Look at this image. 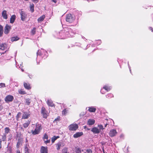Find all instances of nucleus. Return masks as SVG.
<instances>
[{"label":"nucleus","instance_id":"14","mask_svg":"<svg viewBox=\"0 0 153 153\" xmlns=\"http://www.w3.org/2000/svg\"><path fill=\"white\" fill-rule=\"evenodd\" d=\"M23 85L24 87L27 90H30L31 89V87L29 83L24 82Z\"/></svg>","mask_w":153,"mask_h":153},{"label":"nucleus","instance_id":"30","mask_svg":"<svg viewBox=\"0 0 153 153\" xmlns=\"http://www.w3.org/2000/svg\"><path fill=\"white\" fill-rule=\"evenodd\" d=\"M3 27L1 25H0V37L2 36L3 35Z\"/></svg>","mask_w":153,"mask_h":153},{"label":"nucleus","instance_id":"28","mask_svg":"<svg viewBox=\"0 0 153 153\" xmlns=\"http://www.w3.org/2000/svg\"><path fill=\"white\" fill-rule=\"evenodd\" d=\"M6 135L3 134L2 136V137L1 139H0L1 141V143H2V141H3V142L5 141L6 140Z\"/></svg>","mask_w":153,"mask_h":153},{"label":"nucleus","instance_id":"26","mask_svg":"<svg viewBox=\"0 0 153 153\" xmlns=\"http://www.w3.org/2000/svg\"><path fill=\"white\" fill-rule=\"evenodd\" d=\"M30 123V121L28 120L26 122L24 123L23 124V126L25 128H26L28 127Z\"/></svg>","mask_w":153,"mask_h":153},{"label":"nucleus","instance_id":"42","mask_svg":"<svg viewBox=\"0 0 153 153\" xmlns=\"http://www.w3.org/2000/svg\"><path fill=\"white\" fill-rule=\"evenodd\" d=\"M25 152L26 153L27 152V153H28L29 149H28L27 146V145H26V146H25Z\"/></svg>","mask_w":153,"mask_h":153},{"label":"nucleus","instance_id":"10","mask_svg":"<svg viewBox=\"0 0 153 153\" xmlns=\"http://www.w3.org/2000/svg\"><path fill=\"white\" fill-rule=\"evenodd\" d=\"M21 15V19L22 21H24L27 16V15L25 13V12L23 11H21L20 12Z\"/></svg>","mask_w":153,"mask_h":153},{"label":"nucleus","instance_id":"16","mask_svg":"<svg viewBox=\"0 0 153 153\" xmlns=\"http://www.w3.org/2000/svg\"><path fill=\"white\" fill-rule=\"evenodd\" d=\"M47 103L49 106L53 107L55 106L54 104L53 103L52 101L51 100H48L47 101Z\"/></svg>","mask_w":153,"mask_h":153},{"label":"nucleus","instance_id":"54","mask_svg":"<svg viewBox=\"0 0 153 153\" xmlns=\"http://www.w3.org/2000/svg\"><path fill=\"white\" fill-rule=\"evenodd\" d=\"M102 150H103V152L104 153V149H102Z\"/></svg>","mask_w":153,"mask_h":153},{"label":"nucleus","instance_id":"48","mask_svg":"<svg viewBox=\"0 0 153 153\" xmlns=\"http://www.w3.org/2000/svg\"><path fill=\"white\" fill-rule=\"evenodd\" d=\"M52 1L55 3H56L57 1V0H52Z\"/></svg>","mask_w":153,"mask_h":153},{"label":"nucleus","instance_id":"55","mask_svg":"<svg viewBox=\"0 0 153 153\" xmlns=\"http://www.w3.org/2000/svg\"><path fill=\"white\" fill-rule=\"evenodd\" d=\"M90 130V128H87V130Z\"/></svg>","mask_w":153,"mask_h":153},{"label":"nucleus","instance_id":"5","mask_svg":"<svg viewBox=\"0 0 153 153\" xmlns=\"http://www.w3.org/2000/svg\"><path fill=\"white\" fill-rule=\"evenodd\" d=\"M14 97L13 96L9 95L5 97L4 99V100L6 102L8 103L12 101Z\"/></svg>","mask_w":153,"mask_h":153},{"label":"nucleus","instance_id":"24","mask_svg":"<svg viewBox=\"0 0 153 153\" xmlns=\"http://www.w3.org/2000/svg\"><path fill=\"white\" fill-rule=\"evenodd\" d=\"M19 39V38L18 36H16L12 37L11 38V41L12 42H14L17 41Z\"/></svg>","mask_w":153,"mask_h":153},{"label":"nucleus","instance_id":"56","mask_svg":"<svg viewBox=\"0 0 153 153\" xmlns=\"http://www.w3.org/2000/svg\"><path fill=\"white\" fill-rule=\"evenodd\" d=\"M84 127H85V128H86V126H85Z\"/></svg>","mask_w":153,"mask_h":153},{"label":"nucleus","instance_id":"51","mask_svg":"<svg viewBox=\"0 0 153 153\" xmlns=\"http://www.w3.org/2000/svg\"><path fill=\"white\" fill-rule=\"evenodd\" d=\"M108 124H107L106 123V124H105V127H106V126H107V125Z\"/></svg>","mask_w":153,"mask_h":153},{"label":"nucleus","instance_id":"15","mask_svg":"<svg viewBox=\"0 0 153 153\" xmlns=\"http://www.w3.org/2000/svg\"><path fill=\"white\" fill-rule=\"evenodd\" d=\"M83 134L82 132H76L73 135V137L74 138H77L82 136Z\"/></svg>","mask_w":153,"mask_h":153},{"label":"nucleus","instance_id":"29","mask_svg":"<svg viewBox=\"0 0 153 153\" xmlns=\"http://www.w3.org/2000/svg\"><path fill=\"white\" fill-rule=\"evenodd\" d=\"M18 92L19 93L21 94L24 95L26 94V92L23 89L19 90Z\"/></svg>","mask_w":153,"mask_h":153},{"label":"nucleus","instance_id":"50","mask_svg":"<svg viewBox=\"0 0 153 153\" xmlns=\"http://www.w3.org/2000/svg\"><path fill=\"white\" fill-rule=\"evenodd\" d=\"M67 30H68L69 31L68 32H69V31H70V30H71V28H68L67 29Z\"/></svg>","mask_w":153,"mask_h":153},{"label":"nucleus","instance_id":"52","mask_svg":"<svg viewBox=\"0 0 153 153\" xmlns=\"http://www.w3.org/2000/svg\"><path fill=\"white\" fill-rule=\"evenodd\" d=\"M9 115H10V116H11V113H9Z\"/></svg>","mask_w":153,"mask_h":153},{"label":"nucleus","instance_id":"41","mask_svg":"<svg viewBox=\"0 0 153 153\" xmlns=\"http://www.w3.org/2000/svg\"><path fill=\"white\" fill-rule=\"evenodd\" d=\"M6 87L5 84L4 83H0V88L5 87Z\"/></svg>","mask_w":153,"mask_h":153},{"label":"nucleus","instance_id":"25","mask_svg":"<svg viewBox=\"0 0 153 153\" xmlns=\"http://www.w3.org/2000/svg\"><path fill=\"white\" fill-rule=\"evenodd\" d=\"M30 10L32 13L33 12L34 10V5L33 3L30 4Z\"/></svg>","mask_w":153,"mask_h":153},{"label":"nucleus","instance_id":"11","mask_svg":"<svg viewBox=\"0 0 153 153\" xmlns=\"http://www.w3.org/2000/svg\"><path fill=\"white\" fill-rule=\"evenodd\" d=\"M40 152V153H48V147L47 146H41Z\"/></svg>","mask_w":153,"mask_h":153},{"label":"nucleus","instance_id":"20","mask_svg":"<svg viewBox=\"0 0 153 153\" xmlns=\"http://www.w3.org/2000/svg\"><path fill=\"white\" fill-rule=\"evenodd\" d=\"M16 16L15 15H12L10 18V23L13 24L16 19Z\"/></svg>","mask_w":153,"mask_h":153},{"label":"nucleus","instance_id":"45","mask_svg":"<svg viewBox=\"0 0 153 153\" xmlns=\"http://www.w3.org/2000/svg\"><path fill=\"white\" fill-rule=\"evenodd\" d=\"M12 134H10L9 135V137L8 138V140H10L12 139Z\"/></svg>","mask_w":153,"mask_h":153},{"label":"nucleus","instance_id":"39","mask_svg":"<svg viewBox=\"0 0 153 153\" xmlns=\"http://www.w3.org/2000/svg\"><path fill=\"white\" fill-rule=\"evenodd\" d=\"M21 143V141H20L19 140H18V142L17 143L16 146V147L17 148H19V147L20 146V145Z\"/></svg>","mask_w":153,"mask_h":153},{"label":"nucleus","instance_id":"6","mask_svg":"<svg viewBox=\"0 0 153 153\" xmlns=\"http://www.w3.org/2000/svg\"><path fill=\"white\" fill-rule=\"evenodd\" d=\"M11 29L10 26L8 24H6L4 28V34H7L9 33L10 30Z\"/></svg>","mask_w":153,"mask_h":153},{"label":"nucleus","instance_id":"23","mask_svg":"<svg viewBox=\"0 0 153 153\" xmlns=\"http://www.w3.org/2000/svg\"><path fill=\"white\" fill-rule=\"evenodd\" d=\"M4 131V134L7 135V134L10 132V130L9 127H7L5 128Z\"/></svg>","mask_w":153,"mask_h":153},{"label":"nucleus","instance_id":"31","mask_svg":"<svg viewBox=\"0 0 153 153\" xmlns=\"http://www.w3.org/2000/svg\"><path fill=\"white\" fill-rule=\"evenodd\" d=\"M30 100L29 98L26 99H25V104L27 105H30Z\"/></svg>","mask_w":153,"mask_h":153},{"label":"nucleus","instance_id":"27","mask_svg":"<svg viewBox=\"0 0 153 153\" xmlns=\"http://www.w3.org/2000/svg\"><path fill=\"white\" fill-rule=\"evenodd\" d=\"M36 27H33L30 31V34L31 35H34L36 33Z\"/></svg>","mask_w":153,"mask_h":153},{"label":"nucleus","instance_id":"49","mask_svg":"<svg viewBox=\"0 0 153 153\" xmlns=\"http://www.w3.org/2000/svg\"><path fill=\"white\" fill-rule=\"evenodd\" d=\"M16 153H21L19 149H18L16 150Z\"/></svg>","mask_w":153,"mask_h":153},{"label":"nucleus","instance_id":"3","mask_svg":"<svg viewBox=\"0 0 153 153\" xmlns=\"http://www.w3.org/2000/svg\"><path fill=\"white\" fill-rule=\"evenodd\" d=\"M75 18L73 17L72 15L70 13L66 15V22L69 23H72L74 21Z\"/></svg>","mask_w":153,"mask_h":153},{"label":"nucleus","instance_id":"44","mask_svg":"<svg viewBox=\"0 0 153 153\" xmlns=\"http://www.w3.org/2000/svg\"><path fill=\"white\" fill-rule=\"evenodd\" d=\"M98 127H99L100 128V129L103 130L104 128H103V126L102 125H98Z\"/></svg>","mask_w":153,"mask_h":153},{"label":"nucleus","instance_id":"7","mask_svg":"<svg viewBox=\"0 0 153 153\" xmlns=\"http://www.w3.org/2000/svg\"><path fill=\"white\" fill-rule=\"evenodd\" d=\"M117 132L116 129H112L110 130L109 132V135L111 137H113L117 135Z\"/></svg>","mask_w":153,"mask_h":153},{"label":"nucleus","instance_id":"13","mask_svg":"<svg viewBox=\"0 0 153 153\" xmlns=\"http://www.w3.org/2000/svg\"><path fill=\"white\" fill-rule=\"evenodd\" d=\"M91 131H92L94 134H98L100 132V129L96 127L93 128L91 129Z\"/></svg>","mask_w":153,"mask_h":153},{"label":"nucleus","instance_id":"38","mask_svg":"<svg viewBox=\"0 0 153 153\" xmlns=\"http://www.w3.org/2000/svg\"><path fill=\"white\" fill-rule=\"evenodd\" d=\"M67 110L66 109H65L62 112V115H65L67 113Z\"/></svg>","mask_w":153,"mask_h":153},{"label":"nucleus","instance_id":"9","mask_svg":"<svg viewBox=\"0 0 153 153\" xmlns=\"http://www.w3.org/2000/svg\"><path fill=\"white\" fill-rule=\"evenodd\" d=\"M64 143L62 141L58 142L56 144V149L58 150H59L61 147H62L64 146Z\"/></svg>","mask_w":153,"mask_h":153},{"label":"nucleus","instance_id":"46","mask_svg":"<svg viewBox=\"0 0 153 153\" xmlns=\"http://www.w3.org/2000/svg\"><path fill=\"white\" fill-rule=\"evenodd\" d=\"M34 3H37L38 2L39 0H31Z\"/></svg>","mask_w":153,"mask_h":153},{"label":"nucleus","instance_id":"19","mask_svg":"<svg viewBox=\"0 0 153 153\" xmlns=\"http://www.w3.org/2000/svg\"><path fill=\"white\" fill-rule=\"evenodd\" d=\"M7 48V45L6 44L4 43L0 45V49L4 50L5 49Z\"/></svg>","mask_w":153,"mask_h":153},{"label":"nucleus","instance_id":"34","mask_svg":"<svg viewBox=\"0 0 153 153\" xmlns=\"http://www.w3.org/2000/svg\"><path fill=\"white\" fill-rule=\"evenodd\" d=\"M68 148L67 147H65L62 149V153H68Z\"/></svg>","mask_w":153,"mask_h":153},{"label":"nucleus","instance_id":"2","mask_svg":"<svg viewBox=\"0 0 153 153\" xmlns=\"http://www.w3.org/2000/svg\"><path fill=\"white\" fill-rule=\"evenodd\" d=\"M78 128V126L76 123H73L68 126V128L70 131H76Z\"/></svg>","mask_w":153,"mask_h":153},{"label":"nucleus","instance_id":"36","mask_svg":"<svg viewBox=\"0 0 153 153\" xmlns=\"http://www.w3.org/2000/svg\"><path fill=\"white\" fill-rule=\"evenodd\" d=\"M103 88L105 90L107 91H109L110 90V88L108 86H105L103 87Z\"/></svg>","mask_w":153,"mask_h":153},{"label":"nucleus","instance_id":"17","mask_svg":"<svg viewBox=\"0 0 153 153\" xmlns=\"http://www.w3.org/2000/svg\"><path fill=\"white\" fill-rule=\"evenodd\" d=\"M2 15L4 19H7V11L5 10H3L2 13Z\"/></svg>","mask_w":153,"mask_h":153},{"label":"nucleus","instance_id":"53","mask_svg":"<svg viewBox=\"0 0 153 153\" xmlns=\"http://www.w3.org/2000/svg\"><path fill=\"white\" fill-rule=\"evenodd\" d=\"M1 99H0V104L1 103Z\"/></svg>","mask_w":153,"mask_h":153},{"label":"nucleus","instance_id":"18","mask_svg":"<svg viewBox=\"0 0 153 153\" xmlns=\"http://www.w3.org/2000/svg\"><path fill=\"white\" fill-rule=\"evenodd\" d=\"M88 108V110L91 112H94L96 110V108L93 107H89Z\"/></svg>","mask_w":153,"mask_h":153},{"label":"nucleus","instance_id":"37","mask_svg":"<svg viewBox=\"0 0 153 153\" xmlns=\"http://www.w3.org/2000/svg\"><path fill=\"white\" fill-rule=\"evenodd\" d=\"M113 97H114V95H113V94H108L106 95V97L107 98H109V99L110 98H112Z\"/></svg>","mask_w":153,"mask_h":153},{"label":"nucleus","instance_id":"1","mask_svg":"<svg viewBox=\"0 0 153 153\" xmlns=\"http://www.w3.org/2000/svg\"><path fill=\"white\" fill-rule=\"evenodd\" d=\"M42 129L41 125L38 123L36 124V128L34 130H32L31 132L33 135H36L39 134L41 130Z\"/></svg>","mask_w":153,"mask_h":153},{"label":"nucleus","instance_id":"21","mask_svg":"<svg viewBox=\"0 0 153 153\" xmlns=\"http://www.w3.org/2000/svg\"><path fill=\"white\" fill-rule=\"evenodd\" d=\"M95 121L93 119H89L88 121V124L89 125H93L95 123Z\"/></svg>","mask_w":153,"mask_h":153},{"label":"nucleus","instance_id":"32","mask_svg":"<svg viewBox=\"0 0 153 153\" xmlns=\"http://www.w3.org/2000/svg\"><path fill=\"white\" fill-rule=\"evenodd\" d=\"M75 152L76 153H81V152L80 149L78 147H75Z\"/></svg>","mask_w":153,"mask_h":153},{"label":"nucleus","instance_id":"33","mask_svg":"<svg viewBox=\"0 0 153 153\" xmlns=\"http://www.w3.org/2000/svg\"><path fill=\"white\" fill-rule=\"evenodd\" d=\"M59 137V136L56 137L55 136L51 138V140L52 143H53Z\"/></svg>","mask_w":153,"mask_h":153},{"label":"nucleus","instance_id":"35","mask_svg":"<svg viewBox=\"0 0 153 153\" xmlns=\"http://www.w3.org/2000/svg\"><path fill=\"white\" fill-rule=\"evenodd\" d=\"M21 113L20 112H19L16 116V120H18L19 119V118L20 117V116L21 115Z\"/></svg>","mask_w":153,"mask_h":153},{"label":"nucleus","instance_id":"22","mask_svg":"<svg viewBox=\"0 0 153 153\" xmlns=\"http://www.w3.org/2000/svg\"><path fill=\"white\" fill-rule=\"evenodd\" d=\"M45 15H42L38 19V21L39 22H40L43 21L45 18Z\"/></svg>","mask_w":153,"mask_h":153},{"label":"nucleus","instance_id":"47","mask_svg":"<svg viewBox=\"0 0 153 153\" xmlns=\"http://www.w3.org/2000/svg\"><path fill=\"white\" fill-rule=\"evenodd\" d=\"M3 108V107L1 105H0V111H1L2 110Z\"/></svg>","mask_w":153,"mask_h":153},{"label":"nucleus","instance_id":"8","mask_svg":"<svg viewBox=\"0 0 153 153\" xmlns=\"http://www.w3.org/2000/svg\"><path fill=\"white\" fill-rule=\"evenodd\" d=\"M48 135L47 134H45L43 137V139L44 141V143L46 144L49 143L50 142V139L48 140Z\"/></svg>","mask_w":153,"mask_h":153},{"label":"nucleus","instance_id":"43","mask_svg":"<svg viewBox=\"0 0 153 153\" xmlns=\"http://www.w3.org/2000/svg\"><path fill=\"white\" fill-rule=\"evenodd\" d=\"M60 120V117L59 116H58L57 117V118L55 119L54 121V122H56L57 121H59Z\"/></svg>","mask_w":153,"mask_h":153},{"label":"nucleus","instance_id":"12","mask_svg":"<svg viewBox=\"0 0 153 153\" xmlns=\"http://www.w3.org/2000/svg\"><path fill=\"white\" fill-rule=\"evenodd\" d=\"M30 116V114L29 113L26 112H24L22 116V119H27Z\"/></svg>","mask_w":153,"mask_h":153},{"label":"nucleus","instance_id":"4","mask_svg":"<svg viewBox=\"0 0 153 153\" xmlns=\"http://www.w3.org/2000/svg\"><path fill=\"white\" fill-rule=\"evenodd\" d=\"M47 112V111L45 108L44 107H42L41 109V113L43 118L46 119L47 118L48 114Z\"/></svg>","mask_w":153,"mask_h":153},{"label":"nucleus","instance_id":"40","mask_svg":"<svg viewBox=\"0 0 153 153\" xmlns=\"http://www.w3.org/2000/svg\"><path fill=\"white\" fill-rule=\"evenodd\" d=\"M86 152L87 153H92V150H91V149H88L86 150ZM84 153H86V152H85Z\"/></svg>","mask_w":153,"mask_h":153}]
</instances>
